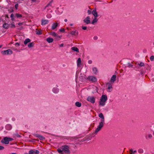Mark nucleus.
<instances>
[{
	"instance_id": "obj_1",
	"label": "nucleus",
	"mask_w": 154,
	"mask_h": 154,
	"mask_svg": "<svg viewBox=\"0 0 154 154\" xmlns=\"http://www.w3.org/2000/svg\"><path fill=\"white\" fill-rule=\"evenodd\" d=\"M98 116L101 119L100 120V122L99 123V125L97 126V127L95 131V133L96 134H97L101 130L105 124L104 118L103 114L101 113H100Z\"/></svg>"
},
{
	"instance_id": "obj_2",
	"label": "nucleus",
	"mask_w": 154,
	"mask_h": 154,
	"mask_svg": "<svg viewBox=\"0 0 154 154\" xmlns=\"http://www.w3.org/2000/svg\"><path fill=\"white\" fill-rule=\"evenodd\" d=\"M57 151L60 154H63V153L69 154L70 152L69 147L67 145L62 146L60 148L57 149Z\"/></svg>"
},
{
	"instance_id": "obj_3",
	"label": "nucleus",
	"mask_w": 154,
	"mask_h": 154,
	"mask_svg": "<svg viewBox=\"0 0 154 154\" xmlns=\"http://www.w3.org/2000/svg\"><path fill=\"white\" fill-rule=\"evenodd\" d=\"M13 139L11 137H5L4 139L2 140L1 142L2 143L6 144H8L9 143V141L13 140Z\"/></svg>"
},
{
	"instance_id": "obj_4",
	"label": "nucleus",
	"mask_w": 154,
	"mask_h": 154,
	"mask_svg": "<svg viewBox=\"0 0 154 154\" xmlns=\"http://www.w3.org/2000/svg\"><path fill=\"white\" fill-rule=\"evenodd\" d=\"M13 51L10 49L2 51H1V54L3 55H11L13 54Z\"/></svg>"
},
{
	"instance_id": "obj_5",
	"label": "nucleus",
	"mask_w": 154,
	"mask_h": 154,
	"mask_svg": "<svg viewBox=\"0 0 154 154\" xmlns=\"http://www.w3.org/2000/svg\"><path fill=\"white\" fill-rule=\"evenodd\" d=\"M96 97L93 96H88L87 98V101L89 102L92 103H94L95 101Z\"/></svg>"
},
{
	"instance_id": "obj_6",
	"label": "nucleus",
	"mask_w": 154,
	"mask_h": 154,
	"mask_svg": "<svg viewBox=\"0 0 154 154\" xmlns=\"http://www.w3.org/2000/svg\"><path fill=\"white\" fill-rule=\"evenodd\" d=\"M87 79L90 81L92 82H95L97 81V79L95 77L93 76H89L87 78Z\"/></svg>"
},
{
	"instance_id": "obj_7",
	"label": "nucleus",
	"mask_w": 154,
	"mask_h": 154,
	"mask_svg": "<svg viewBox=\"0 0 154 154\" xmlns=\"http://www.w3.org/2000/svg\"><path fill=\"white\" fill-rule=\"evenodd\" d=\"M50 34L53 36L54 37H56L57 39L58 38H60L61 37V36H58L56 33L54 32H50Z\"/></svg>"
},
{
	"instance_id": "obj_8",
	"label": "nucleus",
	"mask_w": 154,
	"mask_h": 154,
	"mask_svg": "<svg viewBox=\"0 0 154 154\" xmlns=\"http://www.w3.org/2000/svg\"><path fill=\"white\" fill-rule=\"evenodd\" d=\"M107 85L108 86L107 91L108 92H110L112 91L111 89L112 88V83L110 82L108 83L107 84Z\"/></svg>"
},
{
	"instance_id": "obj_9",
	"label": "nucleus",
	"mask_w": 154,
	"mask_h": 154,
	"mask_svg": "<svg viewBox=\"0 0 154 154\" xmlns=\"http://www.w3.org/2000/svg\"><path fill=\"white\" fill-rule=\"evenodd\" d=\"M12 26V25H10V24L7 23H4L3 25V28L5 29L9 28H12L13 27Z\"/></svg>"
},
{
	"instance_id": "obj_10",
	"label": "nucleus",
	"mask_w": 154,
	"mask_h": 154,
	"mask_svg": "<svg viewBox=\"0 0 154 154\" xmlns=\"http://www.w3.org/2000/svg\"><path fill=\"white\" fill-rule=\"evenodd\" d=\"M116 75H113L111 78L110 83L112 84L113 83L116 81Z\"/></svg>"
},
{
	"instance_id": "obj_11",
	"label": "nucleus",
	"mask_w": 154,
	"mask_h": 154,
	"mask_svg": "<svg viewBox=\"0 0 154 154\" xmlns=\"http://www.w3.org/2000/svg\"><path fill=\"white\" fill-rule=\"evenodd\" d=\"M100 99L104 101V102H106L107 100V97L106 95H103L100 97Z\"/></svg>"
},
{
	"instance_id": "obj_12",
	"label": "nucleus",
	"mask_w": 154,
	"mask_h": 154,
	"mask_svg": "<svg viewBox=\"0 0 154 154\" xmlns=\"http://www.w3.org/2000/svg\"><path fill=\"white\" fill-rule=\"evenodd\" d=\"M52 92L55 94H57L59 91V89L57 87H54L52 89Z\"/></svg>"
},
{
	"instance_id": "obj_13",
	"label": "nucleus",
	"mask_w": 154,
	"mask_h": 154,
	"mask_svg": "<svg viewBox=\"0 0 154 154\" xmlns=\"http://www.w3.org/2000/svg\"><path fill=\"white\" fill-rule=\"evenodd\" d=\"M90 19L89 17L88 16L84 20V21L86 24H89L91 23Z\"/></svg>"
},
{
	"instance_id": "obj_14",
	"label": "nucleus",
	"mask_w": 154,
	"mask_h": 154,
	"mask_svg": "<svg viewBox=\"0 0 154 154\" xmlns=\"http://www.w3.org/2000/svg\"><path fill=\"white\" fill-rule=\"evenodd\" d=\"M81 64V59L80 58H79L77 60V65L78 67H80Z\"/></svg>"
},
{
	"instance_id": "obj_15",
	"label": "nucleus",
	"mask_w": 154,
	"mask_h": 154,
	"mask_svg": "<svg viewBox=\"0 0 154 154\" xmlns=\"http://www.w3.org/2000/svg\"><path fill=\"white\" fill-rule=\"evenodd\" d=\"M92 72L94 74L96 75L98 72V69L96 67H94L92 68Z\"/></svg>"
},
{
	"instance_id": "obj_16",
	"label": "nucleus",
	"mask_w": 154,
	"mask_h": 154,
	"mask_svg": "<svg viewBox=\"0 0 154 154\" xmlns=\"http://www.w3.org/2000/svg\"><path fill=\"white\" fill-rule=\"evenodd\" d=\"M106 103L100 99L99 102V105L101 106H103L106 105Z\"/></svg>"
},
{
	"instance_id": "obj_17",
	"label": "nucleus",
	"mask_w": 154,
	"mask_h": 154,
	"mask_svg": "<svg viewBox=\"0 0 154 154\" xmlns=\"http://www.w3.org/2000/svg\"><path fill=\"white\" fill-rule=\"evenodd\" d=\"M48 20L42 19L41 20V24L42 25H45L48 23Z\"/></svg>"
},
{
	"instance_id": "obj_18",
	"label": "nucleus",
	"mask_w": 154,
	"mask_h": 154,
	"mask_svg": "<svg viewBox=\"0 0 154 154\" xmlns=\"http://www.w3.org/2000/svg\"><path fill=\"white\" fill-rule=\"evenodd\" d=\"M70 34H71L72 35H75L78 34V32L77 30H75L72 31L70 32Z\"/></svg>"
},
{
	"instance_id": "obj_19",
	"label": "nucleus",
	"mask_w": 154,
	"mask_h": 154,
	"mask_svg": "<svg viewBox=\"0 0 154 154\" xmlns=\"http://www.w3.org/2000/svg\"><path fill=\"white\" fill-rule=\"evenodd\" d=\"M92 13L93 15L95 17H97L98 15L96 9L93 10L92 11Z\"/></svg>"
},
{
	"instance_id": "obj_20",
	"label": "nucleus",
	"mask_w": 154,
	"mask_h": 154,
	"mask_svg": "<svg viewBox=\"0 0 154 154\" xmlns=\"http://www.w3.org/2000/svg\"><path fill=\"white\" fill-rule=\"evenodd\" d=\"M12 128L11 125L10 124L7 125L5 126V128L8 130H10Z\"/></svg>"
},
{
	"instance_id": "obj_21",
	"label": "nucleus",
	"mask_w": 154,
	"mask_h": 154,
	"mask_svg": "<svg viewBox=\"0 0 154 154\" xmlns=\"http://www.w3.org/2000/svg\"><path fill=\"white\" fill-rule=\"evenodd\" d=\"M58 26V24L57 22L54 23L52 26V29H55L57 28Z\"/></svg>"
},
{
	"instance_id": "obj_22",
	"label": "nucleus",
	"mask_w": 154,
	"mask_h": 154,
	"mask_svg": "<svg viewBox=\"0 0 154 154\" xmlns=\"http://www.w3.org/2000/svg\"><path fill=\"white\" fill-rule=\"evenodd\" d=\"M71 49L73 50L74 51L76 52H79V50L78 48L75 47H73L71 48Z\"/></svg>"
},
{
	"instance_id": "obj_23",
	"label": "nucleus",
	"mask_w": 154,
	"mask_h": 154,
	"mask_svg": "<svg viewBox=\"0 0 154 154\" xmlns=\"http://www.w3.org/2000/svg\"><path fill=\"white\" fill-rule=\"evenodd\" d=\"M46 40L48 42L50 43L53 41L54 39L52 38L49 37L47 38Z\"/></svg>"
},
{
	"instance_id": "obj_24",
	"label": "nucleus",
	"mask_w": 154,
	"mask_h": 154,
	"mask_svg": "<svg viewBox=\"0 0 154 154\" xmlns=\"http://www.w3.org/2000/svg\"><path fill=\"white\" fill-rule=\"evenodd\" d=\"M145 137L146 139H150L152 138V135L151 134H148L146 135Z\"/></svg>"
},
{
	"instance_id": "obj_25",
	"label": "nucleus",
	"mask_w": 154,
	"mask_h": 154,
	"mask_svg": "<svg viewBox=\"0 0 154 154\" xmlns=\"http://www.w3.org/2000/svg\"><path fill=\"white\" fill-rule=\"evenodd\" d=\"M31 42V40L29 38H26L24 42V43L25 45H26L28 43H29Z\"/></svg>"
},
{
	"instance_id": "obj_26",
	"label": "nucleus",
	"mask_w": 154,
	"mask_h": 154,
	"mask_svg": "<svg viewBox=\"0 0 154 154\" xmlns=\"http://www.w3.org/2000/svg\"><path fill=\"white\" fill-rule=\"evenodd\" d=\"M34 45V42H32L29 43L28 44V47L29 48L32 47H33Z\"/></svg>"
},
{
	"instance_id": "obj_27",
	"label": "nucleus",
	"mask_w": 154,
	"mask_h": 154,
	"mask_svg": "<svg viewBox=\"0 0 154 154\" xmlns=\"http://www.w3.org/2000/svg\"><path fill=\"white\" fill-rule=\"evenodd\" d=\"M137 152V151L136 150H133V149H131L130 150V154H134L135 153Z\"/></svg>"
},
{
	"instance_id": "obj_28",
	"label": "nucleus",
	"mask_w": 154,
	"mask_h": 154,
	"mask_svg": "<svg viewBox=\"0 0 154 154\" xmlns=\"http://www.w3.org/2000/svg\"><path fill=\"white\" fill-rule=\"evenodd\" d=\"M75 105L78 107H80L81 106V103L78 102H76L75 103Z\"/></svg>"
},
{
	"instance_id": "obj_29",
	"label": "nucleus",
	"mask_w": 154,
	"mask_h": 154,
	"mask_svg": "<svg viewBox=\"0 0 154 154\" xmlns=\"http://www.w3.org/2000/svg\"><path fill=\"white\" fill-rule=\"evenodd\" d=\"M36 30L35 31L36 34L38 35H40L42 34L41 31L38 29H36Z\"/></svg>"
},
{
	"instance_id": "obj_30",
	"label": "nucleus",
	"mask_w": 154,
	"mask_h": 154,
	"mask_svg": "<svg viewBox=\"0 0 154 154\" xmlns=\"http://www.w3.org/2000/svg\"><path fill=\"white\" fill-rule=\"evenodd\" d=\"M29 154H35V152L34 150H31L29 152Z\"/></svg>"
},
{
	"instance_id": "obj_31",
	"label": "nucleus",
	"mask_w": 154,
	"mask_h": 154,
	"mask_svg": "<svg viewBox=\"0 0 154 154\" xmlns=\"http://www.w3.org/2000/svg\"><path fill=\"white\" fill-rule=\"evenodd\" d=\"M97 21V19L96 18V17H95V18L92 21L91 23L92 24H94V23H96Z\"/></svg>"
},
{
	"instance_id": "obj_32",
	"label": "nucleus",
	"mask_w": 154,
	"mask_h": 154,
	"mask_svg": "<svg viewBox=\"0 0 154 154\" xmlns=\"http://www.w3.org/2000/svg\"><path fill=\"white\" fill-rule=\"evenodd\" d=\"M138 152L140 153H142L143 152V150L142 149H138Z\"/></svg>"
},
{
	"instance_id": "obj_33",
	"label": "nucleus",
	"mask_w": 154,
	"mask_h": 154,
	"mask_svg": "<svg viewBox=\"0 0 154 154\" xmlns=\"http://www.w3.org/2000/svg\"><path fill=\"white\" fill-rule=\"evenodd\" d=\"M15 16L17 18H20L22 17L21 14L17 13L15 14Z\"/></svg>"
},
{
	"instance_id": "obj_34",
	"label": "nucleus",
	"mask_w": 154,
	"mask_h": 154,
	"mask_svg": "<svg viewBox=\"0 0 154 154\" xmlns=\"http://www.w3.org/2000/svg\"><path fill=\"white\" fill-rule=\"evenodd\" d=\"M138 64L141 67L145 65L144 63L141 62L138 63Z\"/></svg>"
},
{
	"instance_id": "obj_35",
	"label": "nucleus",
	"mask_w": 154,
	"mask_h": 154,
	"mask_svg": "<svg viewBox=\"0 0 154 154\" xmlns=\"http://www.w3.org/2000/svg\"><path fill=\"white\" fill-rule=\"evenodd\" d=\"M39 139L41 140H43L45 139V138L42 136L41 135L39 137Z\"/></svg>"
},
{
	"instance_id": "obj_36",
	"label": "nucleus",
	"mask_w": 154,
	"mask_h": 154,
	"mask_svg": "<svg viewBox=\"0 0 154 154\" xmlns=\"http://www.w3.org/2000/svg\"><path fill=\"white\" fill-rule=\"evenodd\" d=\"M150 59L152 61H153L154 60V56H151L150 58Z\"/></svg>"
},
{
	"instance_id": "obj_37",
	"label": "nucleus",
	"mask_w": 154,
	"mask_h": 154,
	"mask_svg": "<svg viewBox=\"0 0 154 154\" xmlns=\"http://www.w3.org/2000/svg\"><path fill=\"white\" fill-rule=\"evenodd\" d=\"M14 15L13 14H12L11 15V20H14Z\"/></svg>"
},
{
	"instance_id": "obj_38",
	"label": "nucleus",
	"mask_w": 154,
	"mask_h": 154,
	"mask_svg": "<svg viewBox=\"0 0 154 154\" xmlns=\"http://www.w3.org/2000/svg\"><path fill=\"white\" fill-rule=\"evenodd\" d=\"M127 65L128 66H129L130 67H132L133 65L131 64L130 63H128L127 64Z\"/></svg>"
},
{
	"instance_id": "obj_39",
	"label": "nucleus",
	"mask_w": 154,
	"mask_h": 154,
	"mask_svg": "<svg viewBox=\"0 0 154 154\" xmlns=\"http://www.w3.org/2000/svg\"><path fill=\"white\" fill-rule=\"evenodd\" d=\"M92 63V61L91 60H88V63L89 64H91Z\"/></svg>"
},
{
	"instance_id": "obj_40",
	"label": "nucleus",
	"mask_w": 154,
	"mask_h": 154,
	"mask_svg": "<svg viewBox=\"0 0 154 154\" xmlns=\"http://www.w3.org/2000/svg\"><path fill=\"white\" fill-rule=\"evenodd\" d=\"M53 1V0H51V2L49 3V4L47 5L45 7V8L48 7V5H49Z\"/></svg>"
},
{
	"instance_id": "obj_41",
	"label": "nucleus",
	"mask_w": 154,
	"mask_h": 154,
	"mask_svg": "<svg viewBox=\"0 0 154 154\" xmlns=\"http://www.w3.org/2000/svg\"><path fill=\"white\" fill-rule=\"evenodd\" d=\"M34 152H35V154H39V151L38 150H34Z\"/></svg>"
},
{
	"instance_id": "obj_42",
	"label": "nucleus",
	"mask_w": 154,
	"mask_h": 154,
	"mask_svg": "<svg viewBox=\"0 0 154 154\" xmlns=\"http://www.w3.org/2000/svg\"><path fill=\"white\" fill-rule=\"evenodd\" d=\"M4 149V147L2 146H0V150H2Z\"/></svg>"
},
{
	"instance_id": "obj_43",
	"label": "nucleus",
	"mask_w": 154,
	"mask_h": 154,
	"mask_svg": "<svg viewBox=\"0 0 154 154\" xmlns=\"http://www.w3.org/2000/svg\"><path fill=\"white\" fill-rule=\"evenodd\" d=\"M18 6V4H16L15 5V7L16 9H17V8Z\"/></svg>"
},
{
	"instance_id": "obj_44",
	"label": "nucleus",
	"mask_w": 154,
	"mask_h": 154,
	"mask_svg": "<svg viewBox=\"0 0 154 154\" xmlns=\"http://www.w3.org/2000/svg\"><path fill=\"white\" fill-rule=\"evenodd\" d=\"M64 46V44L63 43H62V44H61L60 45H59V47H63Z\"/></svg>"
},
{
	"instance_id": "obj_45",
	"label": "nucleus",
	"mask_w": 154,
	"mask_h": 154,
	"mask_svg": "<svg viewBox=\"0 0 154 154\" xmlns=\"http://www.w3.org/2000/svg\"><path fill=\"white\" fill-rule=\"evenodd\" d=\"M97 37L96 36H95L94 37V39L95 40H97Z\"/></svg>"
},
{
	"instance_id": "obj_46",
	"label": "nucleus",
	"mask_w": 154,
	"mask_h": 154,
	"mask_svg": "<svg viewBox=\"0 0 154 154\" xmlns=\"http://www.w3.org/2000/svg\"><path fill=\"white\" fill-rule=\"evenodd\" d=\"M60 31L62 32H65V29H60Z\"/></svg>"
},
{
	"instance_id": "obj_47",
	"label": "nucleus",
	"mask_w": 154,
	"mask_h": 154,
	"mask_svg": "<svg viewBox=\"0 0 154 154\" xmlns=\"http://www.w3.org/2000/svg\"><path fill=\"white\" fill-rule=\"evenodd\" d=\"M88 13L89 14H91V11L90 10H88Z\"/></svg>"
},
{
	"instance_id": "obj_48",
	"label": "nucleus",
	"mask_w": 154,
	"mask_h": 154,
	"mask_svg": "<svg viewBox=\"0 0 154 154\" xmlns=\"http://www.w3.org/2000/svg\"><path fill=\"white\" fill-rule=\"evenodd\" d=\"M82 29H87V27L86 26H82Z\"/></svg>"
},
{
	"instance_id": "obj_49",
	"label": "nucleus",
	"mask_w": 154,
	"mask_h": 154,
	"mask_svg": "<svg viewBox=\"0 0 154 154\" xmlns=\"http://www.w3.org/2000/svg\"><path fill=\"white\" fill-rule=\"evenodd\" d=\"M10 25H12V26L13 27V28H15V25L14 24H10Z\"/></svg>"
},
{
	"instance_id": "obj_50",
	"label": "nucleus",
	"mask_w": 154,
	"mask_h": 154,
	"mask_svg": "<svg viewBox=\"0 0 154 154\" xmlns=\"http://www.w3.org/2000/svg\"><path fill=\"white\" fill-rule=\"evenodd\" d=\"M15 45H18V46H19L20 45V44L18 43H16V44H15Z\"/></svg>"
},
{
	"instance_id": "obj_51",
	"label": "nucleus",
	"mask_w": 154,
	"mask_h": 154,
	"mask_svg": "<svg viewBox=\"0 0 154 154\" xmlns=\"http://www.w3.org/2000/svg\"><path fill=\"white\" fill-rule=\"evenodd\" d=\"M41 135H39V134H36V137L39 138V137Z\"/></svg>"
},
{
	"instance_id": "obj_52",
	"label": "nucleus",
	"mask_w": 154,
	"mask_h": 154,
	"mask_svg": "<svg viewBox=\"0 0 154 154\" xmlns=\"http://www.w3.org/2000/svg\"><path fill=\"white\" fill-rule=\"evenodd\" d=\"M31 1L32 2H36V0H31Z\"/></svg>"
},
{
	"instance_id": "obj_53",
	"label": "nucleus",
	"mask_w": 154,
	"mask_h": 154,
	"mask_svg": "<svg viewBox=\"0 0 154 154\" xmlns=\"http://www.w3.org/2000/svg\"><path fill=\"white\" fill-rule=\"evenodd\" d=\"M5 17H7V18H8V16L7 14L5 15Z\"/></svg>"
},
{
	"instance_id": "obj_54",
	"label": "nucleus",
	"mask_w": 154,
	"mask_h": 154,
	"mask_svg": "<svg viewBox=\"0 0 154 154\" xmlns=\"http://www.w3.org/2000/svg\"><path fill=\"white\" fill-rule=\"evenodd\" d=\"M3 20L1 18H0V23L1 22V21H3Z\"/></svg>"
},
{
	"instance_id": "obj_55",
	"label": "nucleus",
	"mask_w": 154,
	"mask_h": 154,
	"mask_svg": "<svg viewBox=\"0 0 154 154\" xmlns=\"http://www.w3.org/2000/svg\"><path fill=\"white\" fill-rule=\"evenodd\" d=\"M22 24V23H18V25H21Z\"/></svg>"
},
{
	"instance_id": "obj_56",
	"label": "nucleus",
	"mask_w": 154,
	"mask_h": 154,
	"mask_svg": "<svg viewBox=\"0 0 154 154\" xmlns=\"http://www.w3.org/2000/svg\"><path fill=\"white\" fill-rule=\"evenodd\" d=\"M67 19H65V20H64V21H65V22H67Z\"/></svg>"
},
{
	"instance_id": "obj_57",
	"label": "nucleus",
	"mask_w": 154,
	"mask_h": 154,
	"mask_svg": "<svg viewBox=\"0 0 154 154\" xmlns=\"http://www.w3.org/2000/svg\"><path fill=\"white\" fill-rule=\"evenodd\" d=\"M16 136L17 137H20V136L18 134H17Z\"/></svg>"
},
{
	"instance_id": "obj_58",
	"label": "nucleus",
	"mask_w": 154,
	"mask_h": 154,
	"mask_svg": "<svg viewBox=\"0 0 154 154\" xmlns=\"http://www.w3.org/2000/svg\"><path fill=\"white\" fill-rule=\"evenodd\" d=\"M12 120H13V121H14V120H15V119H14V118H12Z\"/></svg>"
},
{
	"instance_id": "obj_59",
	"label": "nucleus",
	"mask_w": 154,
	"mask_h": 154,
	"mask_svg": "<svg viewBox=\"0 0 154 154\" xmlns=\"http://www.w3.org/2000/svg\"><path fill=\"white\" fill-rule=\"evenodd\" d=\"M152 134H153V135L154 136V131H153V133H152Z\"/></svg>"
},
{
	"instance_id": "obj_60",
	"label": "nucleus",
	"mask_w": 154,
	"mask_h": 154,
	"mask_svg": "<svg viewBox=\"0 0 154 154\" xmlns=\"http://www.w3.org/2000/svg\"><path fill=\"white\" fill-rule=\"evenodd\" d=\"M2 45H0V48H2Z\"/></svg>"
},
{
	"instance_id": "obj_61",
	"label": "nucleus",
	"mask_w": 154,
	"mask_h": 154,
	"mask_svg": "<svg viewBox=\"0 0 154 154\" xmlns=\"http://www.w3.org/2000/svg\"><path fill=\"white\" fill-rule=\"evenodd\" d=\"M70 26H72V25H73V24H70Z\"/></svg>"
},
{
	"instance_id": "obj_62",
	"label": "nucleus",
	"mask_w": 154,
	"mask_h": 154,
	"mask_svg": "<svg viewBox=\"0 0 154 154\" xmlns=\"http://www.w3.org/2000/svg\"><path fill=\"white\" fill-rule=\"evenodd\" d=\"M11 154H17L15 153H12Z\"/></svg>"
},
{
	"instance_id": "obj_63",
	"label": "nucleus",
	"mask_w": 154,
	"mask_h": 154,
	"mask_svg": "<svg viewBox=\"0 0 154 154\" xmlns=\"http://www.w3.org/2000/svg\"><path fill=\"white\" fill-rule=\"evenodd\" d=\"M24 154H28L27 153H26Z\"/></svg>"
},
{
	"instance_id": "obj_64",
	"label": "nucleus",
	"mask_w": 154,
	"mask_h": 154,
	"mask_svg": "<svg viewBox=\"0 0 154 154\" xmlns=\"http://www.w3.org/2000/svg\"><path fill=\"white\" fill-rule=\"evenodd\" d=\"M13 10H12V11H11V12H13Z\"/></svg>"
}]
</instances>
